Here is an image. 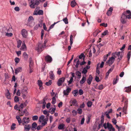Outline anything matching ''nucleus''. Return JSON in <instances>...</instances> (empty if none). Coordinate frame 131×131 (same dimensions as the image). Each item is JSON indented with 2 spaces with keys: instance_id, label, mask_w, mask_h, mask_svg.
<instances>
[{
  "instance_id": "obj_28",
  "label": "nucleus",
  "mask_w": 131,
  "mask_h": 131,
  "mask_svg": "<svg viewBox=\"0 0 131 131\" xmlns=\"http://www.w3.org/2000/svg\"><path fill=\"white\" fill-rule=\"evenodd\" d=\"M21 43L22 41L20 40H19L17 41V47L18 48H19L20 47Z\"/></svg>"
},
{
  "instance_id": "obj_34",
  "label": "nucleus",
  "mask_w": 131,
  "mask_h": 131,
  "mask_svg": "<svg viewBox=\"0 0 131 131\" xmlns=\"http://www.w3.org/2000/svg\"><path fill=\"white\" fill-rule=\"evenodd\" d=\"M87 106L89 107H91L92 105V103L91 101H88L87 103Z\"/></svg>"
},
{
  "instance_id": "obj_51",
  "label": "nucleus",
  "mask_w": 131,
  "mask_h": 131,
  "mask_svg": "<svg viewBox=\"0 0 131 131\" xmlns=\"http://www.w3.org/2000/svg\"><path fill=\"white\" fill-rule=\"evenodd\" d=\"M5 35L8 37H12L13 35V34L12 33H8L7 32L6 33Z\"/></svg>"
},
{
  "instance_id": "obj_56",
  "label": "nucleus",
  "mask_w": 131,
  "mask_h": 131,
  "mask_svg": "<svg viewBox=\"0 0 131 131\" xmlns=\"http://www.w3.org/2000/svg\"><path fill=\"white\" fill-rule=\"evenodd\" d=\"M37 126V124L36 123H33L32 125V128H35Z\"/></svg>"
},
{
  "instance_id": "obj_52",
  "label": "nucleus",
  "mask_w": 131,
  "mask_h": 131,
  "mask_svg": "<svg viewBox=\"0 0 131 131\" xmlns=\"http://www.w3.org/2000/svg\"><path fill=\"white\" fill-rule=\"evenodd\" d=\"M38 117L37 116H34L32 117V119L33 120H36L38 119Z\"/></svg>"
},
{
  "instance_id": "obj_10",
  "label": "nucleus",
  "mask_w": 131,
  "mask_h": 131,
  "mask_svg": "<svg viewBox=\"0 0 131 131\" xmlns=\"http://www.w3.org/2000/svg\"><path fill=\"white\" fill-rule=\"evenodd\" d=\"M70 46L68 47V49L69 51L71 48V46L73 43V36L71 35L70 38Z\"/></svg>"
},
{
  "instance_id": "obj_38",
  "label": "nucleus",
  "mask_w": 131,
  "mask_h": 131,
  "mask_svg": "<svg viewBox=\"0 0 131 131\" xmlns=\"http://www.w3.org/2000/svg\"><path fill=\"white\" fill-rule=\"evenodd\" d=\"M6 96L8 99H10V94L8 90V92L6 94Z\"/></svg>"
},
{
  "instance_id": "obj_46",
  "label": "nucleus",
  "mask_w": 131,
  "mask_h": 131,
  "mask_svg": "<svg viewBox=\"0 0 131 131\" xmlns=\"http://www.w3.org/2000/svg\"><path fill=\"white\" fill-rule=\"evenodd\" d=\"M39 9L38 7H37L36 8V9H35L34 13L33 14L34 15H38V14H37V10Z\"/></svg>"
},
{
  "instance_id": "obj_37",
  "label": "nucleus",
  "mask_w": 131,
  "mask_h": 131,
  "mask_svg": "<svg viewBox=\"0 0 131 131\" xmlns=\"http://www.w3.org/2000/svg\"><path fill=\"white\" fill-rule=\"evenodd\" d=\"M76 4V2L74 1H72L71 3V6L72 7H74Z\"/></svg>"
},
{
  "instance_id": "obj_9",
  "label": "nucleus",
  "mask_w": 131,
  "mask_h": 131,
  "mask_svg": "<svg viewBox=\"0 0 131 131\" xmlns=\"http://www.w3.org/2000/svg\"><path fill=\"white\" fill-rule=\"evenodd\" d=\"M45 60L47 62L50 63L52 61V59L50 56L47 55L45 57Z\"/></svg>"
},
{
  "instance_id": "obj_26",
  "label": "nucleus",
  "mask_w": 131,
  "mask_h": 131,
  "mask_svg": "<svg viewBox=\"0 0 131 131\" xmlns=\"http://www.w3.org/2000/svg\"><path fill=\"white\" fill-rule=\"evenodd\" d=\"M113 69V68H111L106 73V76L107 77L109 75L110 73L111 72Z\"/></svg>"
},
{
  "instance_id": "obj_1",
  "label": "nucleus",
  "mask_w": 131,
  "mask_h": 131,
  "mask_svg": "<svg viewBox=\"0 0 131 131\" xmlns=\"http://www.w3.org/2000/svg\"><path fill=\"white\" fill-rule=\"evenodd\" d=\"M127 18H131V12L129 10H126L122 14L120 19L121 23L123 24H125L126 22Z\"/></svg>"
},
{
  "instance_id": "obj_4",
  "label": "nucleus",
  "mask_w": 131,
  "mask_h": 131,
  "mask_svg": "<svg viewBox=\"0 0 131 131\" xmlns=\"http://www.w3.org/2000/svg\"><path fill=\"white\" fill-rule=\"evenodd\" d=\"M45 47L44 45L41 43H39L37 47L36 48V50L38 52H40L43 50Z\"/></svg>"
},
{
  "instance_id": "obj_32",
  "label": "nucleus",
  "mask_w": 131,
  "mask_h": 131,
  "mask_svg": "<svg viewBox=\"0 0 131 131\" xmlns=\"http://www.w3.org/2000/svg\"><path fill=\"white\" fill-rule=\"evenodd\" d=\"M127 107L126 106H124L123 108V111L125 114H127L126 109Z\"/></svg>"
},
{
  "instance_id": "obj_50",
  "label": "nucleus",
  "mask_w": 131,
  "mask_h": 131,
  "mask_svg": "<svg viewBox=\"0 0 131 131\" xmlns=\"http://www.w3.org/2000/svg\"><path fill=\"white\" fill-rule=\"evenodd\" d=\"M56 99L55 97H53L52 98V101L51 102L53 104H54L56 103Z\"/></svg>"
},
{
  "instance_id": "obj_31",
  "label": "nucleus",
  "mask_w": 131,
  "mask_h": 131,
  "mask_svg": "<svg viewBox=\"0 0 131 131\" xmlns=\"http://www.w3.org/2000/svg\"><path fill=\"white\" fill-rule=\"evenodd\" d=\"M75 74L77 75L78 76V78L80 79L81 77V73L79 71H76Z\"/></svg>"
},
{
  "instance_id": "obj_24",
  "label": "nucleus",
  "mask_w": 131,
  "mask_h": 131,
  "mask_svg": "<svg viewBox=\"0 0 131 131\" xmlns=\"http://www.w3.org/2000/svg\"><path fill=\"white\" fill-rule=\"evenodd\" d=\"M26 106V103H24V104H21L19 106V109L18 110L19 111H20V109H22L25 107Z\"/></svg>"
},
{
  "instance_id": "obj_19",
  "label": "nucleus",
  "mask_w": 131,
  "mask_h": 131,
  "mask_svg": "<svg viewBox=\"0 0 131 131\" xmlns=\"http://www.w3.org/2000/svg\"><path fill=\"white\" fill-rule=\"evenodd\" d=\"M56 110V107L50 108L48 111L51 114L54 113Z\"/></svg>"
},
{
  "instance_id": "obj_60",
  "label": "nucleus",
  "mask_w": 131,
  "mask_h": 131,
  "mask_svg": "<svg viewBox=\"0 0 131 131\" xmlns=\"http://www.w3.org/2000/svg\"><path fill=\"white\" fill-rule=\"evenodd\" d=\"M74 57V55H72L71 57V58L70 59V60L68 61V62L67 65H68L69 64H70L72 60H73Z\"/></svg>"
},
{
  "instance_id": "obj_14",
  "label": "nucleus",
  "mask_w": 131,
  "mask_h": 131,
  "mask_svg": "<svg viewBox=\"0 0 131 131\" xmlns=\"http://www.w3.org/2000/svg\"><path fill=\"white\" fill-rule=\"evenodd\" d=\"M22 70V68L21 67H19L15 70V72L16 74H17L18 73L21 72Z\"/></svg>"
},
{
  "instance_id": "obj_21",
  "label": "nucleus",
  "mask_w": 131,
  "mask_h": 131,
  "mask_svg": "<svg viewBox=\"0 0 131 131\" xmlns=\"http://www.w3.org/2000/svg\"><path fill=\"white\" fill-rule=\"evenodd\" d=\"M86 80V77L83 76L81 79L80 81V82L81 84H83Z\"/></svg>"
},
{
  "instance_id": "obj_12",
  "label": "nucleus",
  "mask_w": 131,
  "mask_h": 131,
  "mask_svg": "<svg viewBox=\"0 0 131 131\" xmlns=\"http://www.w3.org/2000/svg\"><path fill=\"white\" fill-rule=\"evenodd\" d=\"M92 77L91 76V75H90L87 80V82L89 85H90L91 84V83L92 81Z\"/></svg>"
},
{
  "instance_id": "obj_48",
  "label": "nucleus",
  "mask_w": 131,
  "mask_h": 131,
  "mask_svg": "<svg viewBox=\"0 0 131 131\" xmlns=\"http://www.w3.org/2000/svg\"><path fill=\"white\" fill-rule=\"evenodd\" d=\"M63 20L66 24L68 23V21L67 18L66 17L63 19Z\"/></svg>"
},
{
  "instance_id": "obj_64",
  "label": "nucleus",
  "mask_w": 131,
  "mask_h": 131,
  "mask_svg": "<svg viewBox=\"0 0 131 131\" xmlns=\"http://www.w3.org/2000/svg\"><path fill=\"white\" fill-rule=\"evenodd\" d=\"M66 92H67V93H69L71 92V88L68 87L67 89L66 90Z\"/></svg>"
},
{
  "instance_id": "obj_49",
  "label": "nucleus",
  "mask_w": 131,
  "mask_h": 131,
  "mask_svg": "<svg viewBox=\"0 0 131 131\" xmlns=\"http://www.w3.org/2000/svg\"><path fill=\"white\" fill-rule=\"evenodd\" d=\"M34 20V18L32 16H30L29 17L28 19V22H30L31 20Z\"/></svg>"
},
{
  "instance_id": "obj_20",
  "label": "nucleus",
  "mask_w": 131,
  "mask_h": 131,
  "mask_svg": "<svg viewBox=\"0 0 131 131\" xmlns=\"http://www.w3.org/2000/svg\"><path fill=\"white\" fill-rule=\"evenodd\" d=\"M119 77L118 75H117L116 77V79H114L113 82V84L114 85L116 84L118 81Z\"/></svg>"
},
{
  "instance_id": "obj_62",
  "label": "nucleus",
  "mask_w": 131,
  "mask_h": 131,
  "mask_svg": "<svg viewBox=\"0 0 131 131\" xmlns=\"http://www.w3.org/2000/svg\"><path fill=\"white\" fill-rule=\"evenodd\" d=\"M71 121V118L69 117L67 118L66 119V122L67 123H69Z\"/></svg>"
},
{
  "instance_id": "obj_17",
  "label": "nucleus",
  "mask_w": 131,
  "mask_h": 131,
  "mask_svg": "<svg viewBox=\"0 0 131 131\" xmlns=\"http://www.w3.org/2000/svg\"><path fill=\"white\" fill-rule=\"evenodd\" d=\"M49 76L50 77V78L54 80L55 78V76L53 73V71H51L49 73Z\"/></svg>"
},
{
  "instance_id": "obj_8",
  "label": "nucleus",
  "mask_w": 131,
  "mask_h": 131,
  "mask_svg": "<svg viewBox=\"0 0 131 131\" xmlns=\"http://www.w3.org/2000/svg\"><path fill=\"white\" fill-rule=\"evenodd\" d=\"M29 122L28 118L26 117H24L22 120V124L23 125H24V124H27Z\"/></svg>"
},
{
  "instance_id": "obj_27",
  "label": "nucleus",
  "mask_w": 131,
  "mask_h": 131,
  "mask_svg": "<svg viewBox=\"0 0 131 131\" xmlns=\"http://www.w3.org/2000/svg\"><path fill=\"white\" fill-rule=\"evenodd\" d=\"M85 57V56H84V54L83 53H82L79 56V58L80 59H81L82 58H83V61H84Z\"/></svg>"
},
{
  "instance_id": "obj_40",
  "label": "nucleus",
  "mask_w": 131,
  "mask_h": 131,
  "mask_svg": "<svg viewBox=\"0 0 131 131\" xmlns=\"http://www.w3.org/2000/svg\"><path fill=\"white\" fill-rule=\"evenodd\" d=\"M131 56V51H129L128 53L127 54V58L128 60L129 61Z\"/></svg>"
},
{
  "instance_id": "obj_18",
  "label": "nucleus",
  "mask_w": 131,
  "mask_h": 131,
  "mask_svg": "<svg viewBox=\"0 0 131 131\" xmlns=\"http://www.w3.org/2000/svg\"><path fill=\"white\" fill-rule=\"evenodd\" d=\"M70 103L72 104L70 105L71 106H72V105L75 106L77 104V101L75 99L71 100L70 101Z\"/></svg>"
},
{
  "instance_id": "obj_42",
  "label": "nucleus",
  "mask_w": 131,
  "mask_h": 131,
  "mask_svg": "<svg viewBox=\"0 0 131 131\" xmlns=\"http://www.w3.org/2000/svg\"><path fill=\"white\" fill-rule=\"evenodd\" d=\"M14 99L15 102H17L19 101V97L17 96H15Z\"/></svg>"
},
{
  "instance_id": "obj_41",
  "label": "nucleus",
  "mask_w": 131,
  "mask_h": 131,
  "mask_svg": "<svg viewBox=\"0 0 131 131\" xmlns=\"http://www.w3.org/2000/svg\"><path fill=\"white\" fill-rule=\"evenodd\" d=\"M112 127L113 126L111 124L109 123H107V128H108V129H109Z\"/></svg>"
},
{
  "instance_id": "obj_25",
  "label": "nucleus",
  "mask_w": 131,
  "mask_h": 131,
  "mask_svg": "<svg viewBox=\"0 0 131 131\" xmlns=\"http://www.w3.org/2000/svg\"><path fill=\"white\" fill-rule=\"evenodd\" d=\"M104 116L103 115H102L101 118V125H102L103 124L104 122Z\"/></svg>"
},
{
  "instance_id": "obj_47",
  "label": "nucleus",
  "mask_w": 131,
  "mask_h": 131,
  "mask_svg": "<svg viewBox=\"0 0 131 131\" xmlns=\"http://www.w3.org/2000/svg\"><path fill=\"white\" fill-rule=\"evenodd\" d=\"M88 72V70L86 69V68H84L82 71V73L84 74H86Z\"/></svg>"
},
{
  "instance_id": "obj_53",
  "label": "nucleus",
  "mask_w": 131,
  "mask_h": 131,
  "mask_svg": "<svg viewBox=\"0 0 131 131\" xmlns=\"http://www.w3.org/2000/svg\"><path fill=\"white\" fill-rule=\"evenodd\" d=\"M109 113L107 112H105L104 113V115H106V117L108 118L109 119H110V117L109 116Z\"/></svg>"
},
{
  "instance_id": "obj_33",
  "label": "nucleus",
  "mask_w": 131,
  "mask_h": 131,
  "mask_svg": "<svg viewBox=\"0 0 131 131\" xmlns=\"http://www.w3.org/2000/svg\"><path fill=\"white\" fill-rule=\"evenodd\" d=\"M38 84L39 86L40 89L42 87V81L40 80H38Z\"/></svg>"
},
{
  "instance_id": "obj_29",
  "label": "nucleus",
  "mask_w": 131,
  "mask_h": 131,
  "mask_svg": "<svg viewBox=\"0 0 131 131\" xmlns=\"http://www.w3.org/2000/svg\"><path fill=\"white\" fill-rule=\"evenodd\" d=\"M108 32L107 30L104 31V32L102 34L101 37H103L104 36L107 35Z\"/></svg>"
},
{
  "instance_id": "obj_45",
  "label": "nucleus",
  "mask_w": 131,
  "mask_h": 131,
  "mask_svg": "<svg viewBox=\"0 0 131 131\" xmlns=\"http://www.w3.org/2000/svg\"><path fill=\"white\" fill-rule=\"evenodd\" d=\"M23 56L25 59H27L28 57V56L27 53L24 52L23 54Z\"/></svg>"
},
{
  "instance_id": "obj_43",
  "label": "nucleus",
  "mask_w": 131,
  "mask_h": 131,
  "mask_svg": "<svg viewBox=\"0 0 131 131\" xmlns=\"http://www.w3.org/2000/svg\"><path fill=\"white\" fill-rule=\"evenodd\" d=\"M43 14V11L42 10H39L37 12L38 15H42Z\"/></svg>"
},
{
  "instance_id": "obj_11",
  "label": "nucleus",
  "mask_w": 131,
  "mask_h": 131,
  "mask_svg": "<svg viewBox=\"0 0 131 131\" xmlns=\"http://www.w3.org/2000/svg\"><path fill=\"white\" fill-rule=\"evenodd\" d=\"M115 58L113 57L110 58L109 60L107 61L106 63L110 64L109 66H110L113 63L114 60Z\"/></svg>"
},
{
  "instance_id": "obj_16",
  "label": "nucleus",
  "mask_w": 131,
  "mask_h": 131,
  "mask_svg": "<svg viewBox=\"0 0 131 131\" xmlns=\"http://www.w3.org/2000/svg\"><path fill=\"white\" fill-rule=\"evenodd\" d=\"M20 49L23 51H25L26 50V46L24 42H23L21 47L20 48Z\"/></svg>"
},
{
  "instance_id": "obj_44",
  "label": "nucleus",
  "mask_w": 131,
  "mask_h": 131,
  "mask_svg": "<svg viewBox=\"0 0 131 131\" xmlns=\"http://www.w3.org/2000/svg\"><path fill=\"white\" fill-rule=\"evenodd\" d=\"M15 61L16 63L17 64L19 62L20 59L16 57L15 59Z\"/></svg>"
},
{
  "instance_id": "obj_58",
  "label": "nucleus",
  "mask_w": 131,
  "mask_h": 131,
  "mask_svg": "<svg viewBox=\"0 0 131 131\" xmlns=\"http://www.w3.org/2000/svg\"><path fill=\"white\" fill-rule=\"evenodd\" d=\"M80 64V61L79 60H78V61H77L76 64L75 65V67L77 68L78 67V66L79 64Z\"/></svg>"
},
{
  "instance_id": "obj_3",
  "label": "nucleus",
  "mask_w": 131,
  "mask_h": 131,
  "mask_svg": "<svg viewBox=\"0 0 131 131\" xmlns=\"http://www.w3.org/2000/svg\"><path fill=\"white\" fill-rule=\"evenodd\" d=\"M31 4L30 5V7L34 8L38 5L39 2L37 0H31Z\"/></svg>"
},
{
  "instance_id": "obj_13",
  "label": "nucleus",
  "mask_w": 131,
  "mask_h": 131,
  "mask_svg": "<svg viewBox=\"0 0 131 131\" xmlns=\"http://www.w3.org/2000/svg\"><path fill=\"white\" fill-rule=\"evenodd\" d=\"M125 92L127 93L131 92V85L130 86L125 87L124 88Z\"/></svg>"
},
{
  "instance_id": "obj_22",
  "label": "nucleus",
  "mask_w": 131,
  "mask_h": 131,
  "mask_svg": "<svg viewBox=\"0 0 131 131\" xmlns=\"http://www.w3.org/2000/svg\"><path fill=\"white\" fill-rule=\"evenodd\" d=\"M64 124H60L58 126V128L59 130H63L64 129Z\"/></svg>"
},
{
  "instance_id": "obj_61",
  "label": "nucleus",
  "mask_w": 131,
  "mask_h": 131,
  "mask_svg": "<svg viewBox=\"0 0 131 131\" xmlns=\"http://www.w3.org/2000/svg\"><path fill=\"white\" fill-rule=\"evenodd\" d=\"M73 79L72 78H71L69 81H68V85L71 84L73 81Z\"/></svg>"
},
{
  "instance_id": "obj_54",
  "label": "nucleus",
  "mask_w": 131,
  "mask_h": 131,
  "mask_svg": "<svg viewBox=\"0 0 131 131\" xmlns=\"http://www.w3.org/2000/svg\"><path fill=\"white\" fill-rule=\"evenodd\" d=\"M72 115L73 116H75L77 114V112L75 110H73L72 112Z\"/></svg>"
},
{
  "instance_id": "obj_7",
  "label": "nucleus",
  "mask_w": 131,
  "mask_h": 131,
  "mask_svg": "<svg viewBox=\"0 0 131 131\" xmlns=\"http://www.w3.org/2000/svg\"><path fill=\"white\" fill-rule=\"evenodd\" d=\"M21 33L23 37L26 38L28 35L27 31L25 29H23L21 31Z\"/></svg>"
},
{
  "instance_id": "obj_2",
  "label": "nucleus",
  "mask_w": 131,
  "mask_h": 131,
  "mask_svg": "<svg viewBox=\"0 0 131 131\" xmlns=\"http://www.w3.org/2000/svg\"><path fill=\"white\" fill-rule=\"evenodd\" d=\"M45 117L44 115H42L39 117V122H43L41 124V125L42 126L45 125L47 124V121H48V118L44 119Z\"/></svg>"
},
{
  "instance_id": "obj_35",
  "label": "nucleus",
  "mask_w": 131,
  "mask_h": 131,
  "mask_svg": "<svg viewBox=\"0 0 131 131\" xmlns=\"http://www.w3.org/2000/svg\"><path fill=\"white\" fill-rule=\"evenodd\" d=\"M59 22V21H58V22H56V23H54L53 24H52V25H51L50 27H49V29L48 30V31H49V30L51 29H52V28H53L54 27V25L56 24H57V23H58Z\"/></svg>"
},
{
  "instance_id": "obj_55",
  "label": "nucleus",
  "mask_w": 131,
  "mask_h": 131,
  "mask_svg": "<svg viewBox=\"0 0 131 131\" xmlns=\"http://www.w3.org/2000/svg\"><path fill=\"white\" fill-rule=\"evenodd\" d=\"M124 106H126L127 107L128 105V100L126 98L125 101H124Z\"/></svg>"
},
{
  "instance_id": "obj_63",
  "label": "nucleus",
  "mask_w": 131,
  "mask_h": 131,
  "mask_svg": "<svg viewBox=\"0 0 131 131\" xmlns=\"http://www.w3.org/2000/svg\"><path fill=\"white\" fill-rule=\"evenodd\" d=\"M103 88V86L102 85H101L99 86L98 89L99 90H102Z\"/></svg>"
},
{
  "instance_id": "obj_36",
  "label": "nucleus",
  "mask_w": 131,
  "mask_h": 131,
  "mask_svg": "<svg viewBox=\"0 0 131 131\" xmlns=\"http://www.w3.org/2000/svg\"><path fill=\"white\" fill-rule=\"evenodd\" d=\"M52 83V80H50L48 82L46 83L45 84L47 86H49Z\"/></svg>"
},
{
  "instance_id": "obj_59",
  "label": "nucleus",
  "mask_w": 131,
  "mask_h": 131,
  "mask_svg": "<svg viewBox=\"0 0 131 131\" xmlns=\"http://www.w3.org/2000/svg\"><path fill=\"white\" fill-rule=\"evenodd\" d=\"M79 93L80 95H81L83 94V91L82 89H80L79 90Z\"/></svg>"
},
{
  "instance_id": "obj_6",
  "label": "nucleus",
  "mask_w": 131,
  "mask_h": 131,
  "mask_svg": "<svg viewBox=\"0 0 131 131\" xmlns=\"http://www.w3.org/2000/svg\"><path fill=\"white\" fill-rule=\"evenodd\" d=\"M115 55H116L118 57V59L119 60V61L121 60L123 56V53L122 52H116L114 53Z\"/></svg>"
},
{
  "instance_id": "obj_57",
  "label": "nucleus",
  "mask_w": 131,
  "mask_h": 131,
  "mask_svg": "<svg viewBox=\"0 0 131 131\" xmlns=\"http://www.w3.org/2000/svg\"><path fill=\"white\" fill-rule=\"evenodd\" d=\"M77 110L78 112V113L80 114H82V111L81 109L79 108L77 109Z\"/></svg>"
},
{
  "instance_id": "obj_23",
  "label": "nucleus",
  "mask_w": 131,
  "mask_h": 131,
  "mask_svg": "<svg viewBox=\"0 0 131 131\" xmlns=\"http://www.w3.org/2000/svg\"><path fill=\"white\" fill-rule=\"evenodd\" d=\"M16 118L18 122L19 123V124L20 125V124L21 123H22V120H21V118L18 116H17L16 117Z\"/></svg>"
},
{
  "instance_id": "obj_15",
  "label": "nucleus",
  "mask_w": 131,
  "mask_h": 131,
  "mask_svg": "<svg viewBox=\"0 0 131 131\" xmlns=\"http://www.w3.org/2000/svg\"><path fill=\"white\" fill-rule=\"evenodd\" d=\"M31 128V125H30L27 124L25 125L24 127V130L25 131H29Z\"/></svg>"
},
{
  "instance_id": "obj_30",
  "label": "nucleus",
  "mask_w": 131,
  "mask_h": 131,
  "mask_svg": "<svg viewBox=\"0 0 131 131\" xmlns=\"http://www.w3.org/2000/svg\"><path fill=\"white\" fill-rule=\"evenodd\" d=\"M72 93L74 96H77L78 94L77 90H74L72 92Z\"/></svg>"
},
{
  "instance_id": "obj_5",
  "label": "nucleus",
  "mask_w": 131,
  "mask_h": 131,
  "mask_svg": "<svg viewBox=\"0 0 131 131\" xmlns=\"http://www.w3.org/2000/svg\"><path fill=\"white\" fill-rule=\"evenodd\" d=\"M65 78L64 77L60 78L57 82L58 85L59 86L62 85L63 82L65 81Z\"/></svg>"
},
{
  "instance_id": "obj_39",
  "label": "nucleus",
  "mask_w": 131,
  "mask_h": 131,
  "mask_svg": "<svg viewBox=\"0 0 131 131\" xmlns=\"http://www.w3.org/2000/svg\"><path fill=\"white\" fill-rule=\"evenodd\" d=\"M16 124L15 123H13L12 124L11 127V129L12 130H14L15 129V127Z\"/></svg>"
}]
</instances>
